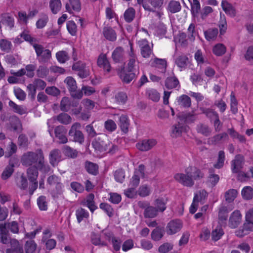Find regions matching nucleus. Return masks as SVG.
I'll use <instances>...</instances> for the list:
<instances>
[{
	"instance_id": "obj_1",
	"label": "nucleus",
	"mask_w": 253,
	"mask_h": 253,
	"mask_svg": "<svg viewBox=\"0 0 253 253\" xmlns=\"http://www.w3.org/2000/svg\"><path fill=\"white\" fill-rule=\"evenodd\" d=\"M21 163L26 167L38 166L40 171L43 172H48L50 169L49 166L45 163L43 154L41 149L24 153L21 157Z\"/></svg>"
},
{
	"instance_id": "obj_2",
	"label": "nucleus",
	"mask_w": 253,
	"mask_h": 253,
	"mask_svg": "<svg viewBox=\"0 0 253 253\" xmlns=\"http://www.w3.org/2000/svg\"><path fill=\"white\" fill-rule=\"evenodd\" d=\"M91 145L95 151L99 152H107L110 155L115 154L118 150L117 145L113 144L106 139L104 134H100L92 142Z\"/></svg>"
},
{
	"instance_id": "obj_3",
	"label": "nucleus",
	"mask_w": 253,
	"mask_h": 253,
	"mask_svg": "<svg viewBox=\"0 0 253 253\" xmlns=\"http://www.w3.org/2000/svg\"><path fill=\"white\" fill-rule=\"evenodd\" d=\"M244 164V158L240 155H236L235 159L231 162V170L233 173H239L238 179H245L247 177V174L241 171Z\"/></svg>"
},
{
	"instance_id": "obj_4",
	"label": "nucleus",
	"mask_w": 253,
	"mask_h": 253,
	"mask_svg": "<svg viewBox=\"0 0 253 253\" xmlns=\"http://www.w3.org/2000/svg\"><path fill=\"white\" fill-rule=\"evenodd\" d=\"M37 58L39 63H45L47 62L51 57V52L48 49H44L41 44L33 45Z\"/></svg>"
},
{
	"instance_id": "obj_5",
	"label": "nucleus",
	"mask_w": 253,
	"mask_h": 253,
	"mask_svg": "<svg viewBox=\"0 0 253 253\" xmlns=\"http://www.w3.org/2000/svg\"><path fill=\"white\" fill-rule=\"evenodd\" d=\"M71 95L74 98L81 99L83 96L82 90H77L76 81L72 77H67L64 80Z\"/></svg>"
},
{
	"instance_id": "obj_6",
	"label": "nucleus",
	"mask_w": 253,
	"mask_h": 253,
	"mask_svg": "<svg viewBox=\"0 0 253 253\" xmlns=\"http://www.w3.org/2000/svg\"><path fill=\"white\" fill-rule=\"evenodd\" d=\"M80 128L81 124L80 123H74L69 130V135L70 136L73 137L75 142L82 144L84 142V136L82 132L80 130Z\"/></svg>"
},
{
	"instance_id": "obj_7",
	"label": "nucleus",
	"mask_w": 253,
	"mask_h": 253,
	"mask_svg": "<svg viewBox=\"0 0 253 253\" xmlns=\"http://www.w3.org/2000/svg\"><path fill=\"white\" fill-rule=\"evenodd\" d=\"M183 226L182 222L179 219L170 220L166 227V231L168 235H171L179 232Z\"/></svg>"
},
{
	"instance_id": "obj_8",
	"label": "nucleus",
	"mask_w": 253,
	"mask_h": 253,
	"mask_svg": "<svg viewBox=\"0 0 253 253\" xmlns=\"http://www.w3.org/2000/svg\"><path fill=\"white\" fill-rule=\"evenodd\" d=\"M164 0H147V2L143 3L144 9L149 12H155L156 10H161L163 8Z\"/></svg>"
},
{
	"instance_id": "obj_9",
	"label": "nucleus",
	"mask_w": 253,
	"mask_h": 253,
	"mask_svg": "<svg viewBox=\"0 0 253 253\" xmlns=\"http://www.w3.org/2000/svg\"><path fill=\"white\" fill-rule=\"evenodd\" d=\"M138 44L142 56L145 58L150 57L151 55L153 54V48L152 46H150L148 41L146 39H142L138 41Z\"/></svg>"
},
{
	"instance_id": "obj_10",
	"label": "nucleus",
	"mask_w": 253,
	"mask_h": 253,
	"mask_svg": "<svg viewBox=\"0 0 253 253\" xmlns=\"http://www.w3.org/2000/svg\"><path fill=\"white\" fill-rule=\"evenodd\" d=\"M72 69L73 71L78 72V75L80 78L84 79L89 75V71L86 65L82 61H77L73 64Z\"/></svg>"
},
{
	"instance_id": "obj_11",
	"label": "nucleus",
	"mask_w": 253,
	"mask_h": 253,
	"mask_svg": "<svg viewBox=\"0 0 253 253\" xmlns=\"http://www.w3.org/2000/svg\"><path fill=\"white\" fill-rule=\"evenodd\" d=\"M174 178L178 182L184 186L191 187L194 184L193 181L187 173H178L174 175Z\"/></svg>"
},
{
	"instance_id": "obj_12",
	"label": "nucleus",
	"mask_w": 253,
	"mask_h": 253,
	"mask_svg": "<svg viewBox=\"0 0 253 253\" xmlns=\"http://www.w3.org/2000/svg\"><path fill=\"white\" fill-rule=\"evenodd\" d=\"M185 172L188 175L193 181L202 178L204 174L198 168L194 166H189L185 169Z\"/></svg>"
},
{
	"instance_id": "obj_13",
	"label": "nucleus",
	"mask_w": 253,
	"mask_h": 253,
	"mask_svg": "<svg viewBox=\"0 0 253 253\" xmlns=\"http://www.w3.org/2000/svg\"><path fill=\"white\" fill-rule=\"evenodd\" d=\"M156 139H144L136 144L137 148L141 151H147L151 149L157 144Z\"/></svg>"
},
{
	"instance_id": "obj_14",
	"label": "nucleus",
	"mask_w": 253,
	"mask_h": 253,
	"mask_svg": "<svg viewBox=\"0 0 253 253\" xmlns=\"http://www.w3.org/2000/svg\"><path fill=\"white\" fill-rule=\"evenodd\" d=\"M67 130L65 127L63 126H59L54 129V133L55 137L58 139V142L60 143H66L68 141L66 137Z\"/></svg>"
},
{
	"instance_id": "obj_15",
	"label": "nucleus",
	"mask_w": 253,
	"mask_h": 253,
	"mask_svg": "<svg viewBox=\"0 0 253 253\" xmlns=\"http://www.w3.org/2000/svg\"><path fill=\"white\" fill-rule=\"evenodd\" d=\"M94 199V194L90 193L81 202V204L87 207L92 213L97 209V207L95 205Z\"/></svg>"
},
{
	"instance_id": "obj_16",
	"label": "nucleus",
	"mask_w": 253,
	"mask_h": 253,
	"mask_svg": "<svg viewBox=\"0 0 253 253\" xmlns=\"http://www.w3.org/2000/svg\"><path fill=\"white\" fill-rule=\"evenodd\" d=\"M66 11L71 14L73 11L79 12L81 9V3L80 0H69L65 5Z\"/></svg>"
},
{
	"instance_id": "obj_17",
	"label": "nucleus",
	"mask_w": 253,
	"mask_h": 253,
	"mask_svg": "<svg viewBox=\"0 0 253 253\" xmlns=\"http://www.w3.org/2000/svg\"><path fill=\"white\" fill-rule=\"evenodd\" d=\"M125 52L120 46L116 47L112 54V58L115 63H122L124 60Z\"/></svg>"
},
{
	"instance_id": "obj_18",
	"label": "nucleus",
	"mask_w": 253,
	"mask_h": 253,
	"mask_svg": "<svg viewBox=\"0 0 253 253\" xmlns=\"http://www.w3.org/2000/svg\"><path fill=\"white\" fill-rule=\"evenodd\" d=\"M242 215L239 211L236 210L232 212L229 219V225L232 228L238 226L241 222Z\"/></svg>"
},
{
	"instance_id": "obj_19",
	"label": "nucleus",
	"mask_w": 253,
	"mask_h": 253,
	"mask_svg": "<svg viewBox=\"0 0 253 253\" xmlns=\"http://www.w3.org/2000/svg\"><path fill=\"white\" fill-rule=\"evenodd\" d=\"M61 160V153L59 150L54 149L51 151L49 154V163L53 166L55 167Z\"/></svg>"
},
{
	"instance_id": "obj_20",
	"label": "nucleus",
	"mask_w": 253,
	"mask_h": 253,
	"mask_svg": "<svg viewBox=\"0 0 253 253\" xmlns=\"http://www.w3.org/2000/svg\"><path fill=\"white\" fill-rule=\"evenodd\" d=\"M1 22L3 25L8 27L11 30L14 27L15 22L14 18L9 14L4 13L1 15Z\"/></svg>"
},
{
	"instance_id": "obj_21",
	"label": "nucleus",
	"mask_w": 253,
	"mask_h": 253,
	"mask_svg": "<svg viewBox=\"0 0 253 253\" xmlns=\"http://www.w3.org/2000/svg\"><path fill=\"white\" fill-rule=\"evenodd\" d=\"M97 65L107 72H109L111 70L110 64L105 54H100L99 56L97 59Z\"/></svg>"
},
{
	"instance_id": "obj_22",
	"label": "nucleus",
	"mask_w": 253,
	"mask_h": 253,
	"mask_svg": "<svg viewBox=\"0 0 253 253\" xmlns=\"http://www.w3.org/2000/svg\"><path fill=\"white\" fill-rule=\"evenodd\" d=\"M11 247L6 250V253H23V250L19 242L16 239L10 241Z\"/></svg>"
},
{
	"instance_id": "obj_23",
	"label": "nucleus",
	"mask_w": 253,
	"mask_h": 253,
	"mask_svg": "<svg viewBox=\"0 0 253 253\" xmlns=\"http://www.w3.org/2000/svg\"><path fill=\"white\" fill-rule=\"evenodd\" d=\"M152 64L153 66H155L158 69V71L162 74L166 72L167 61L165 59L155 58Z\"/></svg>"
},
{
	"instance_id": "obj_24",
	"label": "nucleus",
	"mask_w": 253,
	"mask_h": 253,
	"mask_svg": "<svg viewBox=\"0 0 253 253\" xmlns=\"http://www.w3.org/2000/svg\"><path fill=\"white\" fill-rule=\"evenodd\" d=\"M188 58L184 54L179 55L175 59V64L180 71L185 69L188 64Z\"/></svg>"
},
{
	"instance_id": "obj_25",
	"label": "nucleus",
	"mask_w": 253,
	"mask_h": 253,
	"mask_svg": "<svg viewBox=\"0 0 253 253\" xmlns=\"http://www.w3.org/2000/svg\"><path fill=\"white\" fill-rule=\"evenodd\" d=\"M104 37L109 41L114 42L117 39V34L110 27H105L103 30Z\"/></svg>"
},
{
	"instance_id": "obj_26",
	"label": "nucleus",
	"mask_w": 253,
	"mask_h": 253,
	"mask_svg": "<svg viewBox=\"0 0 253 253\" xmlns=\"http://www.w3.org/2000/svg\"><path fill=\"white\" fill-rule=\"evenodd\" d=\"M38 170H40V169L38 168V166H33L30 167L27 169V173L28 179L30 181L37 180L39 175Z\"/></svg>"
},
{
	"instance_id": "obj_27",
	"label": "nucleus",
	"mask_w": 253,
	"mask_h": 253,
	"mask_svg": "<svg viewBox=\"0 0 253 253\" xmlns=\"http://www.w3.org/2000/svg\"><path fill=\"white\" fill-rule=\"evenodd\" d=\"M137 74L125 70L121 74L120 77L124 83L128 84L136 78Z\"/></svg>"
},
{
	"instance_id": "obj_28",
	"label": "nucleus",
	"mask_w": 253,
	"mask_h": 253,
	"mask_svg": "<svg viewBox=\"0 0 253 253\" xmlns=\"http://www.w3.org/2000/svg\"><path fill=\"white\" fill-rule=\"evenodd\" d=\"M253 230V228L250 226L249 223H245L242 227L236 231L235 234L237 237H243Z\"/></svg>"
},
{
	"instance_id": "obj_29",
	"label": "nucleus",
	"mask_w": 253,
	"mask_h": 253,
	"mask_svg": "<svg viewBox=\"0 0 253 253\" xmlns=\"http://www.w3.org/2000/svg\"><path fill=\"white\" fill-rule=\"evenodd\" d=\"M178 118L180 121L184 122L186 124L193 123L196 120V115L191 113H183L179 114Z\"/></svg>"
},
{
	"instance_id": "obj_30",
	"label": "nucleus",
	"mask_w": 253,
	"mask_h": 253,
	"mask_svg": "<svg viewBox=\"0 0 253 253\" xmlns=\"http://www.w3.org/2000/svg\"><path fill=\"white\" fill-rule=\"evenodd\" d=\"M165 86L168 89H172L177 86L180 87L178 80L175 76L169 77L165 81Z\"/></svg>"
},
{
	"instance_id": "obj_31",
	"label": "nucleus",
	"mask_w": 253,
	"mask_h": 253,
	"mask_svg": "<svg viewBox=\"0 0 253 253\" xmlns=\"http://www.w3.org/2000/svg\"><path fill=\"white\" fill-rule=\"evenodd\" d=\"M179 105L183 108H189L191 105L190 98L187 95L183 94L177 98Z\"/></svg>"
},
{
	"instance_id": "obj_32",
	"label": "nucleus",
	"mask_w": 253,
	"mask_h": 253,
	"mask_svg": "<svg viewBox=\"0 0 253 253\" xmlns=\"http://www.w3.org/2000/svg\"><path fill=\"white\" fill-rule=\"evenodd\" d=\"M139 62L137 59H134L133 58L129 59L127 65L126 67V70L129 72H135L136 73H139V68H138Z\"/></svg>"
},
{
	"instance_id": "obj_33",
	"label": "nucleus",
	"mask_w": 253,
	"mask_h": 253,
	"mask_svg": "<svg viewBox=\"0 0 253 253\" xmlns=\"http://www.w3.org/2000/svg\"><path fill=\"white\" fill-rule=\"evenodd\" d=\"M119 125L123 132L125 133L128 132L129 123L128 118L126 115H122L120 116Z\"/></svg>"
},
{
	"instance_id": "obj_34",
	"label": "nucleus",
	"mask_w": 253,
	"mask_h": 253,
	"mask_svg": "<svg viewBox=\"0 0 253 253\" xmlns=\"http://www.w3.org/2000/svg\"><path fill=\"white\" fill-rule=\"evenodd\" d=\"M49 6L52 13L56 14L58 13L62 7V3L60 0H50Z\"/></svg>"
},
{
	"instance_id": "obj_35",
	"label": "nucleus",
	"mask_w": 253,
	"mask_h": 253,
	"mask_svg": "<svg viewBox=\"0 0 253 253\" xmlns=\"http://www.w3.org/2000/svg\"><path fill=\"white\" fill-rule=\"evenodd\" d=\"M218 33L217 28L209 29L204 31V36L206 39L210 42L215 40Z\"/></svg>"
},
{
	"instance_id": "obj_36",
	"label": "nucleus",
	"mask_w": 253,
	"mask_h": 253,
	"mask_svg": "<svg viewBox=\"0 0 253 253\" xmlns=\"http://www.w3.org/2000/svg\"><path fill=\"white\" fill-rule=\"evenodd\" d=\"M84 167L90 174L96 175L98 173V167L96 164L87 161L85 162Z\"/></svg>"
},
{
	"instance_id": "obj_37",
	"label": "nucleus",
	"mask_w": 253,
	"mask_h": 253,
	"mask_svg": "<svg viewBox=\"0 0 253 253\" xmlns=\"http://www.w3.org/2000/svg\"><path fill=\"white\" fill-rule=\"evenodd\" d=\"M228 137V134L226 132L218 134L210 138L208 140V143L210 144L215 145L222 140L227 139Z\"/></svg>"
},
{
	"instance_id": "obj_38",
	"label": "nucleus",
	"mask_w": 253,
	"mask_h": 253,
	"mask_svg": "<svg viewBox=\"0 0 253 253\" xmlns=\"http://www.w3.org/2000/svg\"><path fill=\"white\" fill-rule=\"evenodd\" d=\"M76 216L78 222L80 223L83 220L88 217L89 212L86 210L81 208L76 211Z\"/></svg>"
},
{
	"instance_id": "obj_39",
	"label": "nucleus",
	"mask_w": 253,
	"mask_h": 253,
	"mask_svg": "<svg viewBox=\"0 0 253 253\" xmlns=\"http://www.w3.org/2000/svg\"><path fill=\"white\" fill-rule=\"evenodd\" d=\"M208 197V193L205 190L199 191L195 194L193 200L194 202H200L202 204L205 203V200Z\"/></svg>"
},
{
	"instance_id": "obj_40",
	"label": "nucleus",
	"mask_w": 253,
	"mask_h": 253,
	"mask_svg": "<svg viewBox=\"0 0 253 253\" xmlns=\"http://www.w3.org/2000/svg\"><path fill=\"white\" fill-rule=\"evenodd\" d=\"M12 47V44L10 41L4 39L0 40V48L1 51L5 53H9Z\"/></svg>"
},
{
	"instance_id": "obj_41",
	"label": "nucleus",
	"mask_w": 253,
	"mask_h": 253,
	"mask_svg": "<svg viewBox=\"0 0 253 253\" xmlns=\"http://www.w3.org/2000/svg\"><path fill=\"white\" fill-rule=\"evenodd\" d=\"M9 106L12 109V111L19 115H23L26 112V109L21 105H18L12 100H10L8 102Z\"/></svg>"
},
{
	"instance_id": "obj_42",
	"label": "nucleus",
	"mask_w": 253,
	"mask_h": 253,
	"mask_svg": "<svg viewBox=\"0 0 253 253\" xmlns=\"http://www.w3.org/2000/svg\"><path fill=\"white\" fill-rule=\"evenodd\" d=\"M226 51L225 46L222 43L215 44L212 48V52L217 56H220L223 55Z\"/></svg>"
},
{
	"instance_id": "obj_43",
	"label": "nucleus",
	"mask_w": 253,
	"mask_h": 253,
	"mask_svg": "<svg viewBox=\"0 0 253 253\" xmlns=\"http://www.w3.org/2000/svg\"><path fill=\"white\" fill-rule=\"evenodd\" d=\"M181 8L179 2L177 1H170L168 6V10L171 13H175L179 12Z\"/></svg>"
},
{
	"instance_id": "obj_44",
	"label": "nucleus",
	"mask_w": 253,
	"mask_h": 253,
	"mask_svg": "<svg viewBox=\"0 0 253 253\" xmlns=\"http://www.w3.org/2000/svg\"><path fill=\"white\" fill-rule=\"evenodd\" d=\"M221 6L226 14L230 15L231 17H234L235 16V9L231 4L228 2L224 3V2L222 1L221 2Z\"/></svg>"
},
{
	"instance_id": "obj_45",
	"label": "nucleus",
	"mask_w": 253,
	"mask_h": 253,
	"mask_svg": "<svg viewBox=\"0 0 253 253\" xmlns=\"http://www.w3.org/2000/svg\"><path fill=\"white\" fill-rule=\"evenodd\" d=\"M197 130L205 136H209L211 132V129L207 125L201 124L197 126Z\"/></svg>"
},
{
	"instance_id": "obj_46",
	"label": "nucleus",
	"mask_w": 253,
	"mask_h": 253,
	"mask_svg": "<svg viewBox=\"0 0 253 253\" xmlns=\"http://www.w3.org/2000/svg\"><path fill=\"white\" fill-rule=\"evenodd\" d=\"M135 11L132 7L127 8L124 14L125 21L127 23L131 22L134 18Z\"/></svg>"
},
{
	"instance_id": "obj_47",
	"label": "nucleus",
	"mask_w": 253,
	"mask_h": 253,
	"mask_svg": "<svg viewBox=\"0 0 253 253\" xmlns=\"http://www.w3.org/2000/svg\"><path fill=\"white\" fill-rule=\"evenodd\" d=\"M224 234V231L220 226H217L211 233V239L213 241L219 240Z\"/></svg>"
},
{
	"instance_id": "obj_48",
	"label": "nucleus",
	"mask_w": 253,
	"mask_h": 253,
	"mask_svg": "<svg viewBox=\"0 0 253 253\" xmlns=\"http://www.w3.org/2000/svg\"><path fill=\"white\" fill-rule=\"evenodd\" d=\"M158 210L152 206H149L145 209L144 215L145 218H154L157 215Z\"/></svg>"
},
{
	"instance_id": "obj_49",
	"label": "nucleus",
	"mask_w": 253,
	"mask_h": 253,
	"mask_svg": "<svg viewBox=\"0 0 253 253\" xmlns=\"http://www.w3.org/2000/svg\"><path fill=\"white\" fill-rule=\"evenodd\" d=\"M146 94L149 98L154 102H158L160 100V94L156 89L149 88L146 90Z\"/></svg>"
},
{
	"instance_id": "obj_50",
	"label": "nucleus",
	"mask_w": 253,
	"mask_h": 253,
	"mask_svg": "<svg viewBox=\"0 0 253 253\" xmlns=\"http://www.w3.org/2000/svg\"><path fill=\"white\" fill-rule=\"evenodd\" d=\"M225 159V153L223 151H220L218 152L217 162L214 164V168L220 169L224 166Z\"/></svg>"
},
{
	"instance_id": "obj_51",
	"label": "nucleus",
	"mask_w": 253,
	"mask_h": 253,
	"mask_svg": "<svg viewBox=\"0 0 253 253\" xmlns=\"http://www.w3.org/2000/svg\"><path fill=\"white\" fill-rule=\"evenodd\" d=\"M202 113L204 114L207 118H208L211 122L215 118L219 116L218 113L214 110L210 108H203L201 109Z\"/></svg>"
},
{
	"instance_id": "obj_52",
	"label": "nucleus",
	"mask_w": 253,
	"mask_h": 253,
	"mask_svg": "<svg viewBox=\"0 0 253 253\" xmlns=\"http://www.w3.org/2000/svg\"><path fill=\"white\" fill-rule=\"evenodd\" d=\"M200 9V2L198 0H193V2L191 3V11L192 15L194 17L198 16Z\"/></svg>"
},
{
	"instance_id": "obj_53",
	"label": "nucleus",
	"mask_w": 253,
	"mask_h": 253,
	"mask_svg": "<svg viewBox=\"0 0 253 253\" xmlns=\"http://www.w3.org/2000/svg\"><path fill=\"white\" fill-rule=\"evenodd\" d=\"M238 192L234 189H230L226 192L225 198L226 201L230 203L232 202L237 196Z\"/></svg>"
},
{
	"instance_id": "obj_54",
	"label": "nucleus",
	"mask_w": 253,
	"mask_h": 253,
	"mask_svg": "<svg viewBox=\"0 0 253 253\" xmlns=\"http://www.w3.org/2000/svg\"><path fill=\"white\" fill-rule=\"evenodd\" d=\"M209 181L212 185H215L219 181V177L218 175L214 173V169L213 168H211L209 170Z\"/></svg>"
},
{
	"instance_id": "obj_55",
	"label": "nucleus",
	"mask_w": 253,
	"mask_h": 253,
	"mask_svg": "<svg viewBox=\"0 0 253 253\" xmlns=\"http://www.w3.org/2000/svg\"><path fill=\"white\" fill-rule=\"evenodd\" d=\"M241 194L244 199H251L253 197V188L251 186L245 187L242 189Z\"/></svg>"
},
{
	"instance_id": "obj_56",
	"label": "nucleus",
	"mask_w": 253,
	"mask_h": 253,
	"mask_svg": "<svg viewBox=\"0 0 253 253\" xmlns=\"http://www.w3.org/2000/svg\"><path fill=\"white\" fill-rule=\"evenodd\" d=\"M127 99V96L124 92H119L115 96V101L119 104H124Z\"/></svg>"
},
{
	"instance_id": "obj_57",
	"label": "nucleus",
	"mask_w": 253,
	"mask_h": 253,
	"mask_svg": "<svg viewBox=\"0 0 253 253\" xmlns=\"http://www.w3.org/2000/svg\"><path fill=\"white\" fill-rule=\"evenodd\" d=\"M49 18L46 14H42L41 18H39L36 23V27L38 29H42L47 24Z\"/></svg>"
},
{
	"instance_id": "obj_58",
	"label": "nucleus",
	"mask_w": 253,
	"mask_h": 253,
	"mask_svg": "<svg viewBox=\"0 0 253 253\" xmlns=\"http://www.w3.org/2000/svg\"><path fill=\"white\" fill-rule=\"evenodd\" d=\"M56 57L60 63H64L69 60L68 54L65 51H59L56 53Z\"/></svg>"
},
{
	"instance_id": "obj_59",
	"label": "nucleus",
	"mask_w": 253,
	"mask_h": 253,
	"mask_svg": "<svg viewBox=\"0 0 253 253\" xmlns=\"http://www.w3.org/2000/svg\"><path fill=\"white\" fill-rule=\"evenodd\" d=\"M164 231L160 228H156L151 233L152 239L156 241L160 240L164 236Z\"/></svg>"
},
{
	"instance_id": "obj_60",
	"label": "nucleus",
	"mask_w": 253,
	"mask_h": 253,
	"mask_svg": "<svg viewBox=\"0 0 253 253\" xmlns=\"http://www.w3.org/2000/svg\"><path fill=\"white\" fill-rule=\"evenodd\" d=\"M151 192V187L147 185H141L138 189V194L140 196L145 197L150 195Z\"/></svg>"
},
{
	"instance_id": "obj_61",
	"label": "nucleus",
	"mask_w": 253,
	"mask_h": 253,
	"mask_svg": "<svg viewBox=\"0 0 253 253\" xmlns=\"http://www.w3.org/2000/svg\"><path fill=\"white\" fill-rule=\"evenodd\" d=\"M5 227L11 232L14 234L18 233L19 226L18 223L16 221H12L7 223L5 225Z\"/></svg>"
},
{
	"instance_id": "obj_62",
	"label": "nucleus",
	"mask_w": 253,
	"mask_h": 253,
	"mask_svg": "<svg viewBox=\"0 0 253 253\" xmlns=\"http://www.w3.org/2000/svg\"><path fill=\"white\" fill-rule=\"evenodd\" d=\"M183 129V126L180 123L175 125L173 126L171 136L173 137H177L180 136Z\"/></svg>"
},
{
	"instance_id": "obj_63",
	"label": "nucleus",
	"mask_w": 253,
	"mask_h": 253,
	"mask_svg": "<svg viewBox=\"0 0 253 253\" xmlns=\"http://www.w3.org/2000/svg\"><path fill=\"white\" fill-rule=\"evenodd\" d=\"M37 248V244L34 241L30 240L26 242L25 249L26 253H34Z\"/></svg>"
},
{
	"instance_id": "obj_64",
	"label": "nucleus",
	"mask_w": 253,
	"mask_h": 253,
	"mask_svg": "<svg viewBox=\"0 0 253 253\" xmlns=\"http://www.w3.org/2000/svg\"><path fill=\"white\" fill-rule=\"evenodd\" d=\"M66 27L68 32L73 36H76L77 31V27L75 22L72 20L68 21L66 23Z\"/></svg>"
}]
</instances>
